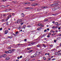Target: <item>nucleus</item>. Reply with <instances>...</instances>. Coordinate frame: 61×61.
<instances>
[{"mask_svg": "<svg viewBox=\"0 0 61 61\" xmlns=\"http://www.w3.org/2000/svg\"><path fill=\"white\" fill-rule=\"evenodd\" d=\"M58 26H57L56 27V28H58Z\"/></svg>", "mask_w": 61, "mask_h": 61, "instance_id": "338daca9", "label": "nucleus"}, {"mask_svg": "<svg viewBox=\"0 0 61 61\" xmlns=\"http://www.w3.org/2000/svg\"><path fill=\"white\" fill-rule=\"evenodd\" d=\"M30 2H26L25 3V4L26 5V4H30Z\"/></svg>", "mask_w": 61, "mask_h": 61, "instance_id": "6ab92c4d", "label": "nucleus"}, {"mask_svg": "<svg viewBox=\"0 0 61 61\" xmlns=\"http://www.w3.org/2000/svg\"><path fill=\"white\" fill-rule=\"evenodd\" d=\"M7 0H2V1H3V2H5V1H7Z\"/></svg>", "mask_w": 61, "mask_h": 61, "instance_id": "49530a36", "label": "nucleus"}, {"mask_svg": "<svg viewBox=\"0 0 61 61\" xmlns=\"http://www.w3.org/2000/svg\"><path fill=\"white\" fill-rule=\"evenodd\" d=\"M38 25L39 26H40V25H41V24L39 23L38 24Z\"/></svg>", "mask_w": 61, "mask_h": 61, "instance_id": "c85d7f7f", "label": "nucleus"}, {"mask_svg": "<svg viewBox=\"0 0 61 61\" xmlns=\"http://www.w3.org/2000/svg\"><path fill=\"white\" fill-rule=\"evenodd\" d=\"M52 36H54L55 34L54 33H53L52 35H51Z\"/></svg>", "mask_w": 61, "mask_h": 61, "instance_id": "69168bd1", "label": "nucleus"}, {"mask_svg": "<svg viewBox=\"0 0 61 61\" xmlns=\"http://www.w3.org/2000/svg\"><path fill=\"white\" fill-rule=\"evenodd\" d=\"M17 59H19L20 58V57H19V56H18L17 57Z\"/></svg>", "mask_w": 61, "mask_h": 61, "instance_id": "6e6d98bb", "label": "nucleus"}, {"mask_svg": "<svg viewBox=\"0 0 61 61\" xmlns=\"http://www.w3.org/2000/svg\"><path fill=\"white\" fill-rule=\"evenodd\" d=\"M8 49H11V47H8Z\"/></svg>", "mask_w": 61, "mask_h": 61, "instance_id": "c03bdc74", "label": "nucleus"}, {"mask_svg": "<svg viewBox=\"0 0 61 61\" xmlns=\"http://www.w3.org/2000/svg\"><path fill=\"white\" fill-rule=\"evenodd\" d=\"M38 11H40V9H37Z\"/></svg>", "mask_w": 61, "mask_h": 61, "instance_id": "e2e57ef3", "label": "nucleus"}, {"mask_svg": "<svg viewBox=\"0 0 61 61\" xmlns=\"http://www.w3.org/2000/svg\"><path fill=\"white\" fill-rule=\"evenodd\" d=\"M52 10L53 11H55L56 10V8H54Z\"/></svg>", "mask_w": 61, "mask_h": 61, "instance_id": "4468645a", "label": "nucleus"}, {"mask_svg": "<svg viewBox=\"0 0 61 61\" xmlns=\"http://www.w3.org/2000/svg\"><path fill=\"white\" fill-rule=\"evenodd\" d=\"M37 53H39V52H37V51H36V54H35L34 55H33L35 57L36 56V55H37Z\"/></svg>", "mask_w": 61, "mask_h": 61, "instance_id": "20e7f679", "label": "nucleus"}, {"mask_svg": "<svg viewBox=\"0 0 61 61\" xmlns=\"http://www.w3.org/2000/svg\"><path fill=\"white\" fill-rule=\"evenodd\" d=\"M31 47H28L27 48V50H30V49H31Z\"/></svg>", "mask_w": 61, "mask_h": 61, "instance_id": "f3484780", "label": "nucleus"}, {"mask_svg": "<svg viewBox=\"0 0 61 61\" xmlns=\"http://www.w3.org/2000/svg\"><path fill=\"white\" fill-rule=\"evenodd\" d=\"M38 5V3H36L33 4H32L31 5V6H36V5Z\"/></svg>", "mask_w": 61, "mask_h": 61, "instance_id": "7ed1b4c3", "label": "nucleus"}, {"mask_svg": "<svg viewBox=\"0 0 61 61\" xmlns=\"http://www.w3.org/2000/svg\"><path fill=\"white\" fill-rule=\"evenodd\" d=\"M27 26L28 27H31V26H30V25H28V26Z\"/></svg>", "mask_w": 61, "mask_h": 61, "instance_id": "473e14b6", "label": "nucleus"}, {"mask_svg": "<svg viewBox=\"0 0 61 61\" xmlns=\"http://www.w3.org/2000/svg\"><path fill=\"white\" fill-rule=\"evenodd\" d=\"M5 34H7L8 33V30H5Z\"/></svg>", "mask_w": 61, "mask_h": 61, "instance_id": "39448f33", "label": "nucleus"}, {"mask_svg": "<svg viewBox=\"0 0 61 61\" xmlns=\"http://www.w3.org/2000/svg\"><path fill=\"white\" fill-rule=\"evenodd\" d=\"M27 40L26 39H25L24 40V41L25 42H26V41Z\"/></svg>", "mask_w": 61, "mask_h": 61, "instance_id": "79ce46f5", "label": "nucleus"}, {"mask_svg": "<svg viewBox=\"0 0 61 61\" xmlns=\"http://www.w3.org/2000/svg\"><path fill=\"white\" fill-rule=\"evenodd\" d=\"M34 57H35L34 55L30 56V58H34Z\"/></svg>", "mask_w": 61, "mask_h": 61, "instance_id": "2eb2a0df", "label": "nucleus"}, {"mask_svg": "<svg viewBox=\"0 0 61 61\" xmlns=\"http://www.w3.org/2000/svg\"><path fill=\"white\" fill-rule=\"evenodd\" d=\"M9 6H10V5H7L6 7H8Z\"/></svg>", "mask_w": 61, "mask_h": 61, "instance_id": "052dcab7", "label": "nucleus"}, {"mask_svg": "<svg viewBox=\"0 0 61 61\" xmlns=\"http://www.w3.org/2000/svg\"><path fill=\"white\" fill-rule=\"evenodd\" d=\"M1 8H5V6L4 5H1Z\"/></svg>", "mask_w": 61, "mask_h": 61, "instance_id": "9b49d317", "label": "nucleus"}, {"mask_svg": "<svg viewBox=\"0 0 61 61\" xmlns=\"http://www.w3.org/2000/svg\"><path fill=\"white\" fill-rule=\"evenodd\" d=\"M20 46H23V45H25V44L24 43V44H20Z\"/></svg>", "mask_w": 61, "mask_h": 61, "instance_id": "f704fd0d", "label": "nucleus"}, {"mask_svg": "<svg viewBox=\"0 0 61 61\" xmlns=\"http://www.w3.org/2000/svg\"><path fill=\"white\" fill-rule=\"evenodd\" d=\"M6 25H8V22L7 21L6 22Z\"/></svg>", "mask_w": 61, "mask_h": 61, "instance_id": "393cba45", "label": "nucleus"}, {"mask_svg": "<svg viewBox=\"0 0 61 61\" xmlns=\"http://www.w3.org/2000/svg\"><path fill=\"white\" fill-rule=\"evenodd\" d=\"M40 28H38L37 29V30H40Z\"/></svg>", "mask_w": 61, "mask_h": 61, "instance_id": "cd10ccee", "label": "nucleus"}, {"mask_svg": "<svg viewBox=\"0 0 61 61\" xmlns=\"http://www.w3.org/2000/svg\"><path fill=\"white\" fill-rule=\"evenodd\" d=\"M54 42H55V43H56V40H54Z\"/></svg>", "mask_w": 61, "mask_h": 61, "instance_id": "c9c22d12", "label": "nucleus"}, {"mask_svg": "<svg viewBox=\"0 0 61 61\" xmlns=\"http://www.w3.org/2000/svg\"><path fill=\"white\" fill-rule=\"evenodd\" d=\"M47 37H50V36H49V35H48L47 36Z\"/></svg>", "mask_w": 61, "mask_h": 61, "instance_id": "680f3d73", "label": "nucleus"}, {"mask_svg": "<svg viewBox=\"0 0 61 61\" xmlns=\"http://www.w3.org/2000/svg\"><path fill=\"white\" fill-rule=\"evenodd\" d=\"M25 9H27V10H30V8L29 7H26L25 8Z\"/></svg>", "mask_w": 61, "mask_h": 61, "instance_id": "f8f14e48", "label": "nucleus"}, {"mask_svg": "<svg viewBox=\"0 0 61 61\" xmlns=\"http://www.w3.org/2000/svg\"><path fill=\"white\" fill-rule=\"evenodd\" d=\"M50 47H53V45H51L50 46Z\"/></svg>", "mask_w": 61, "mask_h": 61, "instance_id": "bf43d9fd", "label": "nucleus"}, {"mask_svg": "<svg viewBox=\"0 0 61 61\" xmlns=\"http://www.w3.org/2000/svg\"><path fill=\"white\" fill-rule=\"evenodd\" d=\"M43 59H44V60H46V57H44V58Z\"/></svg>", "mask_w": 61, "mask_h": 61, "instance_id": "5fc2aeb1", "label": "nucleus"}, {"mask_svg": "<svg viewBox=\"0 0 61 61\" xmlns=\"http://www.w3.org/2000/svg\"><path fill=\"white\" fill-rule=\"evenodd\" d=\"M22 56H20V58H22Z\"/></svg>", "mask_w": 61, "mask_h": 61, "instance_id": "8fccbe9b", "label": "nucleus"}, {"mask_svg": "<svg viewBox=\"0 0 61 61\" xmlns=\"http://www.w3.org/2000/svg\"><path fill=\"white\" fill-rule=\"evenodd\" d=\"M40 45L38 44L37 46H37V47H40Z\"/></svg>", "mask_w": 61, "mask_h": 61, "instance_id": "c756f323", "label": "nucleus"}, {"mask_svg": "<svg viewBox=\"0 0 61 61\" xmlns=\"http://www.w3.org/2000/svg\"><path fill=\"white\" fill-rule=\"evenodd\" d=\"M52 23H53V24H55V22L54 21H53L52 22Z\"/></svg>", "mask_w": 61, "mask_h": 61, "instance_id": "3c124183", "label": "nucleus"}, {"mask_svg": "<svg viewBox=\"0 0 61 61\" xmlns=\"http://www.w3.org/2000/svg\"><path fill=\"white\" fill-rule=\"evenodd\" d=\"M58 5V3H56L54 4H51V6H56V5Z\"/></svg>", "mask_w": 61, "mask_h": 61, "instance_id": "f257e3e1", "label": "nucleus"}, {"mask_svg": "<svg viewBox=\"0 0 61 61\" xmlns=\"http://www.w3.org/2000/svg\"><path fill=\"white\" fill-rule=\"evenodd\" d=\"M3 57V55H1V56H0V58H1L2 57Z\"/></svg>", "mask_w": 61, "mask_h": 61, "instance_id": "72a5a7b5", "label": "nucleus"}, {"mask_svg": "<svg viewBox=\"0 0 61 61\" xmlns=\"http://www.w3.org/2000/svg\"><path fill=\"white\" fill-rule=\"evenodd\" d=\"M55 8H56V9H60V7L59 6H57Z\"/></svg>", "mask_w": 61, "mask_h": 61, "instance_id": "6e6552de", "label": "nucleus"}, {"mask_svg": "<svg viewBox=\"0 0 61 61\" xmlns=\"http://www.w3.org/2000/svg\"><path fill=\"white\" fill-rule=\"evenodd\" d=\"M8 51H9V53H13V52H12V50H9Z\"/></svg>", "mask_w": 61, "mask_h": 61, "instance_id": "423d86ee", "label": "nucleus"}, {"mask_svg": "<svg viewBox=\"0 0 61 61\" xmlns=\"http://www.w3.org/2000/svg\"><path fill=\"white\" fill-rule=\"evenodd\" d=\"M47 30H49V29L48 28L47 29Z\"/></svg>", "mask_w": 61, "mask_h": 61, "instance_id": "774afa93", "label": "nucleus"}, {"mask_svg": "<svg viewBox=\"0 0 61 61\" xmlns=\"http://www.w3.org/2000/svg\"><path fill=\"white\" fill-rule=\"evenodd\" d=\"M5 53H6V54H9V52L8 51H5Z\"/></svg>", "mask_w": 61, "mask_h": 61, "instance_id": "aec40b11", "label": "nucleus"}, {"mask_svg": "<svg viewBox=\"0 0 61 61\" xmlns=\"http://www.w3.org/2000/svg\"><path fill=\"white\" fill-rule=\"evenodd\" d=\"M15 49H13L12 50V52H13V51H15Z\"/></svg>", "mask_w": 61, "mask_h": 61, "instance_id": "e433bc0d", "label": "nucleus"}, {"mask_svg": "<svg viewBox=\"0 0 61 61\" xmlns=\"http://www.w3.org/2000/svg\"><path fill=\"white\" fill-rule=\"evenodd\" d=\"M46 34H44L43 35H42V37H44V36H46Z\"/></svg>", "mask_w": 61, "mask_h": 61, "instance_id": "2f4dec72", "label": "nucleus"}, {"mask_svg": "<svg viewBox=\"0 0 61 61\" xmlns=\"http://www.w3.org/2000/svg\"><path fill=\"white\" fill-rule=\"evenodd\" d=\"M5 23H4V24H3V25L4 27H5Z\"/></svg>", "mask_w": 61, "mask_h": 61, "instance_id": "b1692460", "label": "nucleus"}, {"mask_svg": "<svg viewBox=\"0 0 61 61\" xmlns=\"http://www.w3.org/2000/svg\"><path fill=\"white\" fill-rule=\"evenodd\" d=\"M48 59L49 60H51V58H48Z\"/></svg>", "mask_w": 61, "mask_h": 61, "instance_id": "0e129e2a", "label": "nucleus"}, {"mask_svg": "<svg viewBox=\"0 0 61 61\" xmlns=\"http://www.w3.org/2000/svg\"><path fill=\"white\" fill-rule=\"evenodd\" d=\"M11 17V15H10L8 16V17H7V18L6 19V20H8V19H9V18H10Z\"/></svg>", "mask_w": 61, "mask_h": 61, "instance_id": "0eeeda50", "label": "nucleus"}, {"mask_svg": "<svg viewBox=\"0 0 61 61\" xmlns=\"http://www.w3.org/2000/svg\"><path fill=\"white\" fill-rule=\"evenodd\" d=\"M51 33H50L49 34V36H50L51 35Z\"/></svg>", "mask_w": 61, "mask_h": 61, "instance_id": "13d9d810", "label": "nucleus"}, {"mask_svg": "<svg viewBox=\"0 0 61 61\" xmlns=\"http://www.w3.org/2000/svg\"><path fill=\"white\" fill-rule=\"evenodd\" d=\"M8 38H10V39H11V38H12V37L11 36H8Z\"/></svg>", "mask_w": 61, "mask_h": 61, "instance_id": "a211bd4d", "label": "nucleus"}, {"mask_svg": "<svg viewBox=\"0 0 61 61\" xmlns=\"http://www.w3.org/2000/svg\"><path fill=\"white\" fill-rule=\"evenodd\" d=\"M32 51H33V50H30L28 51V52L29 53H31V52H32Z\"/></svg>", "mask_w": 61, "mask_h": 61, "instance_id": "ddd939ff", "label": "nucleus"}, {"mask_svg": "<svg viewBox=\"0 0 61 61\" xmlns=\"http://www.w3.org/2000/svg\"><path fill=\"white\" fill-rule=\"evenodd\" d=\"M43 46H44V47H46V46L45 45V44H43Z\"/></svg>", "mask_w": 61, "mask_h": 61, "instance_id": "5701e85b", "label": "nucleus"}, {"mask_svg": "<svg viewBox=\"0 0 61 61\" xmlns=\"http://www.w3.org/2000/svg\"><path fill=\"white\" fill-rule=\"evenodd\" d=\"M17 21L18 22H17V23H19V22H23V21L21 19H19Z\"/></svg>", "mask_w": 61, "mask_h": 61, "instance_id": "f03ea898", "label": "nucleus"}, {"mask_svg": "<svg viewBox=\"0 0 61 61\" xmlns=\"http://www.w3.org/2000/svg\"><path fill=\"white\" fill-rule=\"evenodd\" d=\"M9 58L7 57V58H6V60H9Z\"/></svg>", "mask_w": 61, "mask_h": 61, "instance_id": "412c9836", "label": "nucleus"}, {"mask_svg": "<svg viewBox=\"0 0 61 61\" xmlns=\"http://www.w3.org/2000/svg\"><path fill=\"white\" fill-rule=\"evenodd\" d=\"M55 28V26H53L52 27V28L53 29H54V28Z\"/></svg>", "mask_w": 61, "mask_h": 61, "instance_id": "a19ab883", "label": "nucleus"}, {"mask_svg": "<svg viewBox=\"0 0 61 61\" xmlns=\"http://www.w3.org/2000/svg\"><path fill=\"white\" fill-rule=\"evenodd\" d=\"M3 16H6V15L5 14H3Z\"/></svg>", "mask_w": 61, "mask_h": 61, "instance_id": "603ef678", "label": "nucleus"}, {"mask_svg": "<svg viewBox=\"0 0 61 61\" xmlns=\"http://www.w3.org/2000/svg\"><path fill=\"white\" fill-rule=\"evenodd\" d=\"M61 55V53H59L57 55H58V56H60V55Z\"/></svg>", "mask_w": 61, "mask_h": 61, "instance_id": "ea45409f", "label": "nucleus"}, {"mask_svg": "<svg viewBox=\"0 0 61 61\" xmlns=\"http://www.w3.org/2000/svg\"><path fill=\"white\" fill-rule=\"evenodd\" d=\"M7 10H9V11L10 10H12V9H7Z\"/></svg>", "mask_w": 61, "mask_h": 61, "instance_id": "7c9ffc66", "label": "nucleus"}, {"mask_svg": "<svg viewBox=\"0 0 61 61\" xmlns=\"http://www.w3.org/2000/svg\"><path fill=\"white\" fill-rule=\"evenodd\" d=\"M23 24H24V23L21 22L20 23V25H23Z\"/></svg>", "mask_w": 61, "mask_h": 61, "instance_id": "37998d69", "label": "nucleus"}, {"mask_svg": "<svg viewBox=\"0 0 61 61\" xmlns=\"http://www.w3.org/2000/svg\"><path fill=\"white\" fill-rule=\"evenodd\" d=\"M58 52H56L55 53V55H57V54H58Z\"/></svg>", "mask_w": 61, "mask_h": 61, "instance_id": "bb28decb", "label": "nucleus"}, {"mask_svg": "<svg viewBox=\"0 0 61 61\" xmlns=\"http://www.w3.org/2000/svg\"><path fill=\"white\" fill-rule=\"evenodd\" d=\"M21 16L22 17H24L25 16V15L24 14V13H22L21 14Z\"/></svg>", "mask_w": 61, "mask_h": 61, "instance_id": "1a4fd4ad", "label": "nucleus"}, {"mask_svg": "<svg viewBox=\"0 0 61 61\" xmlns=\"http://www.w3.org/2000/svg\"><path fill=\"white\" fill-rule=\"evenodd\" d=\"M26 27V26L25 25H24L23 26V28H25V27Z\"/></svg>", "mask_w": 61, "mask_h": 61, "instance_id": "a878e982", "label": "nucleus"}, {"mask_svg": "<svg viewBox=\"0 0 61 61\" xmlns=\"http://www.w3.org/2000/svg\"><path fill=\"white\" fill-rule=\"evenodd\" d=\"M60 29H61V28H60V27H59L58 28V29L59 30H60Z\"/></svg>", "mask_w": 61, "mask_h": 61, "instance_id": "864d4df0", "label": "nucleus"}, {"mask_svg": "<svg viewBox=\"0 0 61 61\" xmlns=\"http://www.w3.org/2000/svg\"><path fill=\"white\" fill-rule=\"evenodd\" d=\"M48 8V7L46 6L43 7V8Z\"/></svg>", "mask_w": 61, "mask_h": 61, "instance_id": "4be33fe9", "label": "nucleus"}, {"mask_svg": "<svg viewBox=\"0 0 61 61\" xmlns=\"http://www.w3.org/2000/svg\"><path fill=\"white\" fill-rule=\"evenodd\" d=\"M46 31H47L46 30H44V32H46Z\"/></svg>", "mask_w": 61, "mask_h": 61, "instance_id": "a18cd8bd", "label": "nucleus"}, {"mask_svg": "<svg viewBox=\"0 0 61 61\" xmlns=\"http://www.w3.org/2000/svg\"><path fill=\"white\" fill-rule=\"evenodd\" d=\"M18 32L17 31H16L15 33V34H18Z\"/></svg>", "mask_w": 61, "mask_h": 61, "instance_id": "09e8293b", "label": "nucleus"}, {"mask_svg": "<svg viewBox=\"0 0 61 61\" xmlns=\"http://www.w3.org/2000/svg\"><path fill=\"white\" fill-rule=\"evenodd\" d=\"M3 57H5L6 56V54H3Z\"/></svg>", "mask_w": 61, "mask_h": 61, "instance_id": "dca6fc26", "label": "nucleus"}, {"mask_svg": "<svg viewBox=\"0 0 61 61\" xmlns=\"http://www.w3.org/2000/svg\"><path fill=\"white\" fill-rule=\"evenodd\" d=\"M54 60H56V58H54L53 59H52V60L54 61Z\"/></svg>", "mask_w": 61, "mask_h": 61, "instance_id": "4c0bfd02", "label": "nucleus"}, {"mask_svg": "<svg viewBox=\"0 0 61 61\" xmlns=\"http://www.w3.org/2000/svg\"><path fill=\"white\" fill-rule=\"evenodd\" d=\"M2 30V28H0V30L1 31V30Z\"/></svg>", "mask_w": 61, "mask_h": 61, "instance_id": "4d7b16f0", "label": "nucleus"}, {"mask_svg": "<svg viewBox=\"0 0 61 61\" xmlns=\"http://www.w3.org/2000/svg\"><path fill=\"white\" fill-rule=\"evenodd\" d=\"M48 21V20H47V19H46L43 20V22H46V21Z\"/></svg>", "mask_w": 61, "mask_h": 61, "instance_id": "9d476101", "label": "nucleus"}, {"mask_svg": "<svg viewBox=\"0 0 61 61\" xmlns=\"http://www.w3.org/2000/svg\"><path fill=\"white\" fill-rule=\"evenodd\" d=\"M58 24V22H56V24H55V25H57Z\"/></svg>", "mask_w": 61, "mask_h": 61, "instance_id": "58836bf2", "label": "nucleus"}, {"mask_svg": "<svg viewBox=\"0 0 61 61\" xmlns=\"http://www.w3.org/2000/svg\"><path fill=\"white\" fill-rule=\"evenodd\" d=\"M12 15H13V16H14V15H15V14H14V13H12Z\"/></svg>", "mask_w": 61, "mask_h": 61, "instance_id": "de8ad7c7", "label": "nucleus"}]
</instances>
